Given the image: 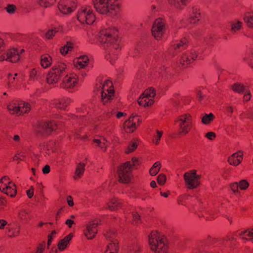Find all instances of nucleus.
Wrapping results in <instances>:
<instances>
[{"label":"nucleus","mask_w":253,"mask_h":253,"mask_svg":"<svg viewBox=\"0 0 253 253\" xmlns=\"http://www.w3.org/2000/svg\"><path fill=\"white\" fill-rule=\"evenodd\" d=\"M119 30L114 26L103 27L100 31L99 41L106 48H109L106 58L112 64L117 59L118 50L120 48L118 38Z\"/></svg>","instance_id":"obj_1"},{"label":"nucleus","mask_w":253,"mask_h":253,"mask_svg":"<svg viewBox=\"0 0 253 253\" xmlns=\"http://www.w3.org/2000/svg\"><path fill=\"white\" fill-rule=\"evenodd\" d=\"M150 250L154 253H169L170 245L168 238L161 232L154 230L148 235Z\"/></svg>","instance_id":"obj_2"},{"label":"nucleus","mask_w":253,"mask_h":253,"mask_svg":"<svg viewBox=\"0 0 253 253\" xmlns=\"http://www.w3.org/2000/svg\"><path fill=\"white\" fill-rule=\"evenodd\" d=\"M95 89L101 94V99L104 104L110 102L114 99L115 91L111 81L97 78Z\"/></svg>","instance_id":"obj_3"},{"label":"nucleus","mask_w":253,"mask_h":253,"mask_svg":"<svg viewBox=\"0 0 253 253\" xmlns=\"http://www.w3.org/2000/svg\"><path fill=\"white\" fill-rule=\"evenodd\" d=\"M95 10L101 15H109L121 8L119 0H92Z\"/></svg>","instance_id":"obj_4"},{"label":"nucleus","mask_w":253,"mask_h":253,"mask_svg":"<svg viewBox=\"0 0 253 253\" xmlns=\"http://www.w3.org/2000/svg\"><path fill=\"white\" fill-rule=\"evenodd\" d=\"M76 17L83 25H92L96 21V14L90 5H82L79 8Z\"/></svg>","instance_id":"obj_5"},{"label":"nucleus","mask_w":253,"mask_h":253,"mask_svg":"<svg viewBox=\"0 0 253 253\" xmlns=\"http://www.w3.org/2000/svg\"><path fill=\"white\" fill-rule=\"evenodd\" d=\"M67 69L68 66L64 62L55 64L48 71L46 78L47 83L51 85L58 84Z\"/></svg>","instance_id":"obj_6"},{"label":"nucleus","mask_w":253,"mask_h":253,"mask_svg":"<svg viewBox=\"0 0 253 253\" xmlns=\"http://www.w3.org/2000/svg\"><path fill=\"white\" fill-rule=\"evenodd\" d=\"M79 86V77L74 73H69L63 77L59 84L60 88L71 93L77 91Z\"/></svg>","instance_id":"obj_7"},{"label":"nucleus","mask_w":253,"mask_h":253,"mask_svg":"<svg viewBox=\"0 0 253 253\" xmlns=\"http://www.w3.org/2000/svg\"><path fill=\"white\" fill-rule=\"evenodd\" d=\"M177 124L178 133L180 135H186L191 130L193 119L189 113H184L178 116L174 121Z\"/></svg>","instance_id":"obj_8"},{"label":"nucleus","mask_w":253,"mask_h":253,"mask_svg":"<svg viewBox=\"0 0 253 253\" xmlns=\"http://www.w3.org/2000/svg\"><path fill=\"white\" fill-rule=\"evenodd\" d=\"M25 49L20 46L12 47L0 56V61H7L11 63L18 62L22 58Z\"/></svg>","instance_id":"obj_9"},{"label":"nucleus","mask_w":253,"mask_h":253,"mask_svg":"<svg viewBox=\"0 0 253 253\" xmlns=\"http://www.w3.org/2000/svg\"><path fill=\"white\" fill-rule=\"evenodd\" d=\"M202 175L197 173V170L192 169L184 173L183 178L186 187L188 189H194L201 185Z\"/></svg>","instance_id":"obj_10"},{"label":"nucleus","mask_w":253,"mask_h":253,"mask_svg":"<svg viewBox=\"0 0 253 253\" xmlns=\"http://www.w3.org/2000/svg\"><path fill=\"white\" fill-rule=\"evenodd\" d=\"M132 170L130 162L122 164L118 169L119 182L125 184L129 183L132 178Z\"/></svg>","instance_id":"obj_11"},{"label":"nucleus","mask_w":253,"mask_h":253,"mask_svg":"<svg viewBox=\"0 0 253 253\" xmlns=\"http://www.w3.org/2000/svg\"><path fill=\"white\" fill-rule=\"evenodd\" d=\"M167 27L166 23L164 19L162 18L156 19L152 27V35L156 40H161L167 31Z\"/></svg>","instance_id":"obj_12"},{"label":"nucleus","mask_w":253,"mask_h":253,"mask_svg":"<svg viewBox=\"0 0 253 253\" xmlns=\"http://www.w3.org/2000/svg\"><path fill=\"white\" fill-rule=\"evenodd\" d=\"M156 90L153 88L146 89L138 99L139 105L146 107L152 106L155 102Z\"/></svg>","instance_id":"obj_13"},{"label":"nucleus","mask_w":253,"mask_h":253,"mask_svg":"<svg viewBox=\"0 0 253 253\" xmlns=\"http://www.w3.org/2000/svg\"><path fill=\"white\" fill-rule=\"evenodd\" d=\"M142 122V119L136 114L132 115L124 123V129L126 133H132Z\"/></svg>","instance_id":"obj_14"},{"label":"nucleus","mask_w":253,"mask_h":253,"mask_svg":"<svg viewBox=\"0 0 253 253\" xmlns=\"http://www.w3.org/2000/svg\"><path fill=\"white\" fill-rule=\"evenodd\" d=\"M77 5V0H60L58 4V8L62 14L67 15L74 12Z\"/></svg>","instance_id":"obj_15"},{"label":"nucleus","mask_w":253,"mask_h":253,"mask_svg":"<svg viewBox=\"0 0 253 253\" xmlns=\"http://www.w3.org/2000/svg\"><path fill=\"white\" fill-rule=\"evenodd\" d=\"M98 220H92L89 222L86 225L84 230V235L88 240L93 239L97 233Z\"/></svg>","instance_id":"obj_16"},{"label":"nucleus","mask_w":253,"mask_h":253,"mask_svg":"<svg viewBox=\"0 0 253 253\" xmlns=\"http://www.w3.org/2000/svg\"><path fill=\"white\" fill-rule=\"evenodd\" d=\"M198 54L194 50L186 52L181 55L179 60L180 63L183 66L188 65L193 63L197 58Z\"/></svg>","instance_id":"obj_17"},{"label":"nucleus","mask_w":253,"mask_h":253,"mask_svg":"<svg viewBox=\"0 0 253 253\" xmlns=\"http://www.w3.org/2000/svg\"><path fill=\"white\" fill-rule=\"evenodd\" d=\"M88 63L89 59L85 55L80 56L73 61L74 66L79 70L85 68L88 65Z\"/></svg>","instance_id":"obj_18"},{"label":"nucleus","mask_w":253,"mask_h":253,"mask_svg":"<svg viewBox=\"0 0 253 253\" xmlns=\"http://www.w3.org/2000/svg\"><path fill=\"white\" fill-rule=\"evenodd\" d=\"M7 235L10 238L17 237L20 232V226L17 223L8 224L6 227Z\"/></svg>","instance_id":"obj_19"},{"label":"nucleus","mask_w":253,"mask_h":253,"mask_svg":"<svg viewBox=\"0 0 253 253\" xmlns=\"http://www.w3.org/2000/svg\"><path fill=\"white\" fill-rule=\"evenodd\" d=\"M40 127L45 133H50L57 128V124L55 121L42 122L40 124Z\"/></svg>","instance_id":"obj_20"},{"label":"nucleus","mask_w":253,"mask_h":253,"mask_svg":"<svg viewBox=\"0 0 253 253\" xmlns=\"http://www.w3.org/2000/svg\"><path fill=\"white\" fill-rule=\"evenodd\" d=\"M73 237V234L71 233L58 242L57 248L59 252H63L68 248Z\"/></svg>","instance_id":"obj_21"},{"label":"nucleus","mask_w":253,"mask_h":253,"mask_svg":"<svg viewBox=\"0 0 253 253\" xmlns=\"http://www.w3.org/2000/svg\"><path fill=\"white\" fill-rule=\"evenodd\" d=\"M94 129L97 131H101L107 135L110 134L113 129L112 124L110 122L103 123L99 126H94Z\"/></svg>","instance_id":"obj_22"},{"label":"nucleus","mask_w":253,"mask_h":253,"mask_svg":"<svg viewBox=\"0 0 253 253\" xmlns=\"http://www.w3.org/2000/svg\"><path fill=\"white\" fill-rule=\"evenodd\" d=\"M72 100L69 97H62L54 100L53 104L55 106L60 109H65L71 103Z\"/></svg>","instance_id":"obj_23"},{"label":"nucleus","mask_w":253,"mask_h":253,"mask_svg":"<svg viewBox=\"0 0 253 253\" xmlns=\"http://www.w3.org/2000/svg\"><path fill=\"white\" fill-rule=\"evenodd\" d=\"M243 157V152L241 151H239L233 154L229 157L228 161L230 165L237 166L242 162Z\"/></svg>","instance_id":"obj_24"},{"label":"nucleus","mask_w":253,"mask_h":253,"mask_svg":"<svg viewBox=\"0 0 253 253\" xmlns=\"http://www.w3.org/2000/svg\"><path fill=\"white\" fill-rule=\"evenodd\" d=\"M119 248L118 240L114 239L110 241L107 244L104 253H118Z\"/></svg>","instance_id":"obj_25"},{"label":"nucleus","mask_w":253,"mask_h":253,"mask_svg":"<svg viewBox=\"0 0 253 253\" xmlns=\"http://www.w3.org/2000/svg\"><path fill=\"white\" fill-rule=\"evenodd\" d=\"M201 18L200 10L197 8L193 7L189 12L188 21L191 24L197 23Z\"/></svg>","instance_id":"obj_26"},{"label":"nucleus","mask_w":253,"mask_h":253,"mask_svg":"<svg viewBox=\"0 0 253 253\" xmlns=\"http://www.w3.org/2000/svg\"><path fill=\"white\" fill-rule=\"evenodd\" d=\"M63 28L62 26H58L48 29L45 33L44 38L46 40H52L57 33H62Z\"/></svg>","instance_id":"obj_27"},{"label":"nucleus","mask_w":253,"mask_h":253,"mask_svg":"<svg viewBox=\"0 0 253 253\" xmlns=\"http://www.w3.org/2000/svg\"><path fill=\"white\" fill-rule=\"evenodd\" d=\"M123 205L122 201L116 198L111 199L107 204L106 209L111 211H115L121 208Z\"/></svg>","instance_id":"obj_28"},{"label":"nucleus","mask_w":253,"mask_h":253,"mask_svg":"<svg viewBox=\"0 0 253 253\" xmlns=\"http://www.w3.org/2000/svg\"><path fill=\"white\" fill-rule=\"evenodd\" d=\"M18 116L28 113L31 109V105L28 102L18 100Z\"/></svg>","instance_id":"obj_29"},{"label":"nucleus","mask_w":253,"mask_h":253,"mask_svg":"<svg viewBox=\"0 0 253 253\" xmlns=\"http://www.w3.org/2000/svg\"><path fill=\"white\" fill-rule=\"evenodd\" d=\"M168 3L178 10H182L189 3V0H167Z\"/></svg>","instance_id":"obj_30"},{"label":"nucleus","mask_w":253,"mask_h":253,"mask_svg":"<svg viewBox=\"0 0 253 253\" xmlns=\"http://www.w3.org/2000/svg\"><path fill=\"white\" fill-rule=\"evenodd\" d=\"M93 142L96 146L98 147L103 152L106 151L108 143L105 138L102 137L99 138L94 139Z\"/></svg>","instance_id":"obj_31"},{"label":"nucleus","mask_w":253,"mask_h":253,"mask_svg":"<svg viewBox=\"0 0 253 253\" xmlns=\"http://www.w3.org/2000/svg\"><path fill=\"white\" fill-rule=\"evenodd\" d=\"M52 64V58L48 54L41 56V65L44 69L49 67Z\"/></svg>","instance_id":"obj_32"},{"label":"nucleus","mask_w":253,"mask_h":253,"mask_svg":"<svg viewBox=\"0 0 253 253\" xmlns=\"http://www.w3.org/2000/svg\"><path fill=\"white\" fill-rule=\"evenodd\" d=\"M18 100H13L9 102L7 106V110L10 114L12 115L18 114Z\"/></svg>","instance_id":"obj_33"},{"label":"nucleus","mask_w":253,"mask_h":253,"mask_svg":"<svg viewBox=\"0 0 253 253\" xmlns=\"http://www.w3.org/2000/svg\"><path fill=\"white\" fill-rule=\"evenodd\" d=\"M85 164L83 163H79L77 167L74 178L75 180L79 179L83 175L84 171Z\"/></svg>","instance_id":"obj_34"},{"label":"nucleus","mask_w":253,"mask_h":253,"mask_svg":"<svg viewBox=\"0 0 253 253\" xmlns=\"http://www.w3.org/2000/svg\"><path fill=\"white\" fill-rule=\"evenodd\" d=\"M11 180L7 176H4L0 179V191L1 192H4L10 185Z\"/></svg>","instance_id":"obj_35"},{"label":"nucleus","mask_w":253,"mask_h":253,"mask_svg":"<svg viewBox=\"0 0 253 253\" xmlns=\"http://www.w3.org/2000/svg\"><path fill=\"white\" fill-rule=\"evenodd\" d=\"M2 193L10 197H14L17 193V188L15 184L11 181L10 185L8 186V188Z\"/></svg>","instance_id":"obj_36"},{"label":"nucleus","mask_w":253,"mask_h":253,"mask_svg":"<svg viewBox=\"0 0 253 253\" xmlns=\"http://www.w3.org/2000/svg\"><path fill=\"white\" fill-rule=\"evenodd\" d=\"M188 43V40L186 38H182L179 42L177 43L174 44L172 45L173 49L182 50L185 48L187 47Z\"/></svg>","instance_id":"obj_37"},{"label":"nucleus","mask_w":253,"mask_h":253,"mask_svg":"<svg viewBox=\"0 0 253 253\" xmlns=\"http://www.w3.org/2000/svg\"><path fill=\"white\" fill-rule=\"evenodd\" d=\"M238 235L245 240L253 239V229L239 232Z\"/></svg>","instance_id":"obj_38"},{"label":"nucleus","mask_w":253,"mask_h":253,"mask_svg":"<svg viewBox=\"0 0 253 253\" xmlns=\"http://www.w3.org/2000/svg\"><path fill=\"white\" fill-rule=\"evenodd\" d=\"M215 119V116L212 113L205 114L201 118V121L204 125H210Z\"/></svg>","instance_id":"obj_39"},{"label":"nucleus","mask_w":253,"mask_h":253,"mask_svg":"<svg viewBox=\"0 0 253 253\" xmlns=\"http://www.w3.org/2000/svg\"><path fill=\"white\" fill-rule=\"evenodd\" d=\"M18 218L22 221H28L31 219V215L28 210H22L18 213Z\"/></svg>","instance_id":"obj_40"},{"label":"nucleus","mask_w":253,"mask_h":253,"mask_svg":"<svg viewBox=\"0 0 253 253\" xmlns=\"http://www.w3.org/2000/svg\"><path fill=\"white\" fill-rule=\"evenodd\" d=\"M73 48V44L71 42H68L60 50V53L63 56L66 55L69 51H71Z\"/></svg>","instance_id":"obj_41"},{"label":"nucleus","mask_w":253,"mask_h":253,"mask_svg":"<svg viewBox=\"0 0 253 253\" xmlns=\"http://www.w3.org/2000/svg\"><path fill=\"white\" fill-rule=\"evenodd\" d=\"M162 165L160 162H155L149 170V173L151 175H156L160 171Z\"/></svg>","instance_id":"obj_42"},{"label":"nucleus","mask_w":253,"mask_h":253,"mask_svg":"<svg viewBox=\"0 0 253 253\" xmlns=\"http://www.w3.org/2000/svg\"><path fill=\"white\" fill-rule=\"evenodd\" d=\"M40 69L39 68H33L29 71V80L30 81H35L39 79V72Z\"/></svg>","instance_id":"obj_43"},{"label":"nucleus","mask_w":253,"mask_h":253,"mask_svg":"<svg viewBox=\"0 0 253 253\" xmlns=\"http://www.w3.org/2000/svg\"><path fill=\"white\" fill-rule=\"evenodd\" d=\"M56 0H38V3L40 6L43 8H48L53 5Z\"/></svg>","instance_id":"obj_44"},{"label":"nucleus","mask_w":253,"mask_h":253,"mask_svg":"<svg viewBox=\"0 0 253 253\" xmlns=\"http://www.w3.org/2000/svg\"><path fill=\"white\" fill-rule=\"evenodd\" d=\"M243 23L238 20H235L231 22V27L232 31L237 32L241 29L242 27Z\"/></svg>","instance_id":"obj_45"},{"label":"nucleus","mask_w":253,"mask_h":253,"mask_svg":"<svg viewBox=\"0 0 253 253\" xmlns=\"http://www.w3.org/2000/svg\"><path fill=\"white\" fill-rule=\"evenodd\" d=\"M244 21L248 27L253 29V12L246 15Z\"/></svg>","instance_id":"obj_46"},{"label":"nucleus","mask_w":253,"mask_h":253,"mask_svg":"<svg viewBox=\"0 0 253 253\" xmlns=\"http://www.w3.org/2000/svg\"><path fill=\"white\" fill-rule=\"evenodd\" d=\"M138 147V143L135 141H130L126 149V154H129L135 151Z\"/></svg>","instance_id":"obj_47"},{"label":"nucleus","mask_w":253,"mask_h":253,"mask_svg":"<svg viewBox=\"0 0 253 253\" xmlns=\"http://www.w3.org/2000/svg\"><path fill=\"white\" fill-rule=\"evenodd\" d=\"M163 134V131L162 130H157L156 134L154 135L152 142L156 145H158Z\"/></svg>","instance_id":"obj_48"},{"label":"nucleus","mask_w":253,"mask_h":253,"mask_svg":"<svg viewBox=\"0 0 253 253\" xmlns=\"http://www.w3.org/2000/svg\"><path fill=\"white\" fill-rule=\"evenodd\" d=\"M232 89L236 92L241 93L245 90V86L240 83H235L232 86Z\"/></svg>","instance_id":"obj_49"},{"label":"nucleus","mask_w":253,"mask_h":253,"mask_svg":"<svg viewBox=\"0 0 253 253\" xmlns=\"http://www.w3.org/2000/svg\"><path fill=\"white\" fill-rule=\"evenodd\" d=\"M239 189L246 190L250 186V183L246 179H242L238 182Z\"/></svg>","instance_id":"obj_50"},{"label":"nucleus","mask_w":253,"mask_h":253,"mask_svg":"<svg viewBox=\"0 0 253 253\" xmlns=\"http://www.w3.org/2000/svg\"><path fill=\"white\" fill-rule=\"evenodd\" d=\"M18 79L13 77V75L10 74L8 75V84L10 87H14L16 86Z\"/></svg>","instance_id":"obj_51"},{"label":"nucleus","mask_w":253,"mask_h":253,"mask_svg":"<svg viewBox=\"0 0 253 253\" xmlns=\"http://www.w3.org/2000/svg\"><path fill=\"white\" fill-rule=\"evenodd\" d=\"M230 189L234 193L236 194L239 193V188L238 182H235L231 183L229 184Z\"/></svg>","instance_id":"obj_52"},{"label":"nucleus","mask_w":253,"mask_h":253,"mask_svg":"<svg viewBox=\"0 0 253 253\" xmlns=\"http://www.w3.org/2000/svg\"><path fill=\"white\" fill-rule=\"evenodd\" d=\"M17 7L16 5L13 4H8L5 7L6 12L10 14L14 13Z\"/></svg>","instance_id":"obj_53"},{"label":"nucleus","mask_w":253,"mask_h":253,"mask_svg":"<svg viewBox=\"0 0 253 253\" xmlns=\"http://www.w3.org/2000/svg\"><path fill=\"white\" fill-rule=\"evenodd\" d=\"M167 177L164 173L160 174L157 177V182L160 185H163L166 182Z\"/></svg>","instance_id":"obj_54"},{"label":"nucleus","mask_w":253,"mask_h":253,"mask_svg":"<svg viewBox=\"0 0 253 253\" xmlns=\"http://www.w3.org/2000/svg\"><path fill=\"white\" fill-rule=\"evenodd\" d=\"M45 248V243L43 242L40 243L37 247L36 250L33 253H42Z\"/></svg>","instance_id":"obj_55"},{"label":"nucleus","mask_w":253,"mask_h":253,"mask_svg":"<svg viewBox=\"0 0 253 253\" xmlns=\"http://www.w3.org/2000/svg\"><path fill=\"white\" fill-rule=\"evenodd\" d=\"M132 215L133 224H137L140 222V215L137 212H133Z\"/></svg>","instance_id":"obj_56"},{"label":"nucleus","mask_w":253,"mask_h":253,"mask_svg":"<svg viewBox=\"0 0 253 253\" xmlns=\"http://www.w3.org/2000/svg\"><path fill=\"white\" fill-rule=\"evenodd\" d=\"M116 233L112 231H108L105 234L106 238L107 239L110 240V241L116 239Z\"/></svg>","instance_id":"obj_57"},{"label":"nucleus","mask_w":253,"mask_h":253,"mask_svg":"<svg viewBox=\"0 0 253 253\" xmlns=\"http://www.w3.org/2000/svg\"><path fill=\"white\" fill-rule=\"evenodd\" d=\"M205 137L210 140H214L216 137L215 133L212 131L208 132L205 134Z\"/></svg>","instance_id":"obj_58"},{"label":"nucleus","mask_w":253,"mask_h":253,"mask_svg":"<svg viewBox=\"0 0 253 253\" xmlns=\"http://www.w3.org/2000/svg\"><path fill=\"white\" fill-rule=\"evenodd\" d=\"M7 201L4 197H0V211L2 210L6 206Z\"/></svg>","instance_id":"obj_59"},{"label":"nucleus","mask_w":253,"mask_h":253,"mask_svg":"<svg viewBox=\"0 0 253 253\" xmlns=\"http://www.w3.org/2000/svg\"><path fill=\"white\" fill-rule=\"evenodd\" d=\"M251 93L250 91H247L243 97V101L245 102H248L251 98Z\"/></svg>","instance_id":"obj_60"},{"label":"nucleus","mask_w":253,"mask_h":253,"mask_svg":"<svg viewBox=\"0 0 253 253\" xmlns=\"http://www.w3.org/2000/svg\"><path fill=\"white\" fill-rule=\"evenodd\" d=\"M130 164L131 165V169H132V168L134 166H135L136 165H138L139 164V161L138 158L136 157H133L131 159V161H130Z\"/></svg>","instance_id":"obj_61"},{"label":"nucleus","mask_w":253,"mask_h":253,"mask_svg":"<svg viewBox=\"0 0 253 253\" xmlns=\"http://www.w3.org/2000/svg\"><path fill=\"white\" fill-rule=\"evenodd\" d=\"M6 47V44L2 39L0 38V53L2 52Z\"/></svg>","instance_id":"obj_62"},{"label":"nucleus","mask_w":253,"mask_h":253,"mask_svg":"<svg viewBox=\"0 0 253 253\" xmlns=\"http://www.w3.org/2000/svg\"><path fill=\"white\" fill-rule=\"evenodd\" d=\"M67 201L68 205L70 207H73L74 205V201H73V198L71 196H68L67 197Z\"/></svg>","instance_id":"obj_63"},{"label":"nucleus","mask_w":253,"mask_h":253,"mask_svg":"<svg viewBox=\"0 0 253 253\" xmlns=\"http://www.w3.org/2000/svg\"><path fill=\"white\" fill-rule=\"evenodd\" d=\"M141 246L139 244H136L134 245V246L132 248V250L135 252L136 253H138L141 251Z\"/></svg>","instance_id":"obj_64"}]
</instances>
